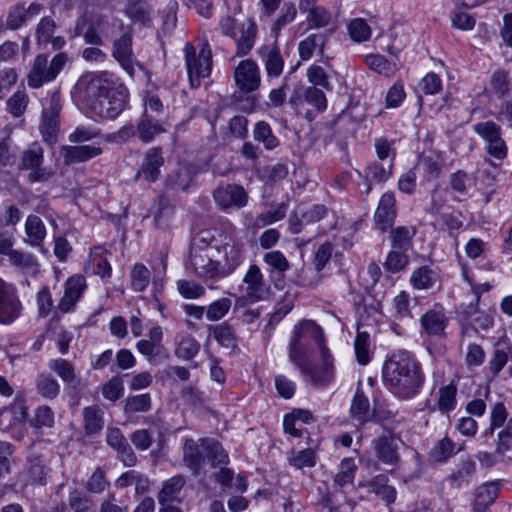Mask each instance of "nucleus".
<instances>
[{
    "label": "nucleus",
    "mask_w": 512,
    "mask_h": 512,
    "mask_svg": "<svg viewBox=\"0 0 512 512\" xmlns=\"http://www.w3.org/2000/svg\"><path fill=\"white\" fill-rule=\"evenodd\" d=\"M257 54L263 64L267 77L278 78L284 68V59L276 41L259 47Z\"/></svg>",
    "instance_id": "16"
},
{
    "label": "nucleus",
    "mask_w": 512,
    "mask_h": 512,
    "mask_svg": "<svg viewBox=\"0 0 512 512\" xmlns=\"http://www.w3.org/2000/svg\"><path fill=\"white\" fill-rule=\"evenodd\" d=\"M37 393L45 399H55L60 393L58 381L48 373H40L35 380Z\"/></svg>",
    "instance_id": "36"
},
{
    "label": "nucleus",
    "mask_w": 512,
    "mask_h": 512,
    "mask_svg": "<svg viewBox=\"0 0 512 512\" xmlns=\"http://www.w3.org/2000/svg\"><path fill=\"white\" fill-rule=\"evenodd\" d=\"M188 269H191L197 277L204 280L223 277L220 264L212 259L209 249L193 247L190 252Z\"/></svg>",
    "instance_id": "8"
},
{
    "label": "nucleus",
    "mask_w": 512,
    "mask_h": 512,
    "mask_svg": "<svg viewBox=\"0 0 512 512\" xmlns=\"http://www.w3.org/2000/svg\"><path fill=\"white\" fill-rule=\"evenodd\" d=\"M87 287L86 280L82 275L69 277L64 284V294L58 302L56 313H69L74 310Z\"/></svg>",
    "instance_id": "10"
},
{
    "label": "nucleus",
    "mask_w": 512,
    "mask_h": 512,
    "mask_svg": "<svg viewBox=\"0 0 512 512\" xmlns=\"http://www.w3.org/2000/svg\"><path fill=\"white\" fill-rule=\"evenodd\" d=\"M106 442L117 451L118 457L125 466L131 467L136 463V456L119 428L107 429Z\"/></svg>",
    "instance_id": "20"
},
{
    "label": "nucleus",
    "mask_w": 512,
    "mask_h": 512,
    "mask_svg": "<svg viewBox=\"0 0 512 512\" xmlns=\"http://www.w3.org/2000/svg\"><path fill=\"white\" fill-rule=\"evenodd\" d=\"M365 63L367 66L378 74L390 77L398 70L397 64L387 60L384 56L371 54L366 56Z\"/></svg>",
    "instance_id": "39"
},
{
    "label": "nucleus",
    "mask_w": 512,
    "mask_h": 512,
    "mask_svg": "<svg viewBox=\"0 0 512 512\" xmlns=\"http://www.w3.org/2000/svg\"><path fill=\"white\" fill-rule=\"evenodd\" d=\"M508 418V411L502 402H498L494 404V406L491 409L490 413V425L488 429H486L483 434L481 435V438H487L492 437L494 430L497 428H500L502 426H505Z\"/></svg>",
    "instance_id": "41"
},
{
    "label": "nucleus",
    "mask_w": 512,
    "mask_h": 512,
    "mask_svg": "<svg viewBox=\"0 0 512 512\" xmlns=\"http://www.w3.org/2000/svg\"><path fill=\"white\" fill-rule=\"evenodd\" d=\"M218 252L222 254L218 263L223 277L233 272L243 260L242 246L232 238H228Z\"/></svg>",
    "instance_id": "19"
},
{
    "label": "nucleus",
    "mask_w": 512,
    "mask_h": 512,
    "mask_svg": "<svg viewBox=\"0 0 512 512\" xmlns=\"http://www.w3.org/2000/svg\"><path fill=\"white\" fill-rule=\"evenodd\" d=\"M74 94L101 118L115 119L127 106L126 86L114 81L106 72L81 75L74 86Z\"/></svg>",
    "instance_id": "1"
},
{
    "label": "nucleus",
    "mask_w": 512,
    "mask_h": 512,
    "mask_svg": "<svg viewBox=\"0 0 512 512\" xmlns=\"http://www.w3.org/2000/svg\"><path fill=\"white\" fill-rule=\"evenodd\" d=\"M101 153L100 147L92 145L64 146L61 149V156L68 165L88 161Z\"/></svg>",
    "instance_id": "26"
},
{
    "label": "nucleus",
    "mask_w": 512,
    "mask_h": 512,
    "mask_svg": "<svg viewBox=\"0 0 512 512\" xmlns=\"http://www.w3.org/2000/svg\"><path fill=\"white\" fill-rule=\"evenodd\" d=\"M473 129L486 142V152L493 158L502 161L507 157L508 148L502 138V128L494 121L476 123Z\"/></svg>",
    "instance_id": "7"
},
{
    "label": "nucleus",
    "mask_w": 512,
    "mask_h": 512,
    "mask_svg": "<svg viewBox=\"0 0 512 512\" xmlns=\"http://www.w3.org/2000/svg\"><path fill=\"white\" fill-rule=\"evenodd\" d=\"M99 20H92L90 15L80 16L75 24V36H82L87 44L100 46L102 37L98 32Z\"/></svg>",
    "instance_id": "25"
},
{
    "label": "nucleus",
    "mask_w": 512,
    "mask_h": 512,
    "mask_svg": "<svg viewBox=\"0 0 512 512\" xmlns=\"http://www.w3.org/2000/svg\"><path fill=\"white\" fill-rule=\"evenodd\" d=\"M196 175L195 166L181 165L167 176L165 185L168 189L184 191L191 185Z\"/></svg>",
    "instance_id": "28"
},
{
    "label": "nucleus",
    "mask_w": 512,
    "mask_h": 512,
    "mask_svg": "<svg viewBox=\"0 0 512 512\" xmlns=\"http://www.w3.org/2000/svg\"><path fill=\"white\" fill-rule=\"evenodd\" d=\"M48 367L64 383H72L76 380V370L71 362L63 358L51 359L48 361Z\"/></svg>",
    "instance_id": "40"
},
{
    "label": "nucleus",
    "mask_w": 512,
    "mask_h": 512,
    "mask_svg": "<svg viewBox=\"0 0 512 512\" xmlns=\"http://www.w3.org/2000/svg\"><path fill=\"white\" fill-rule=\"evenodd\" d=\"M383 380L401 398L417 395L424 382L420 363L408 351L393 353L384 363Z\"/></svg>",
    "instance_id": "2"
},
{
    "label": "nucleus",
    "mask_w": 512,
    "mask_h": 512,
    "mask_svg": "<svg viewBox=\"0 0 512 512\" xmlns=\"http://www.w3.org/2000/svg\"><path fill=\"white\" fill-rule=\"evenodd\" d=\"M27 242L32 246H40L46 236V228L40 217L29 215L25 223Z\"/></svg>",
    "instance_id": "35"
},
{
    "label": "nucleus",
    "mask_w": 512,
    "mask_h": 512,
    "mask_svg": "<svg viewBox=\"0 0 512 512\" xmlns=\"http://www.w3.org/2000/svg\"><path fill=\"white\" fill-rule=\"evenodd\" d=\"M416 234L414 226H399L391 229L390 239L392 247L406 251L412 244V239Z\"/></svg>",
    "instance_id": "37"
},
{
    "label": "nucleus",
    "mask_w": 512,
    "mask_h": 512,
    "mask_svg": "<svg viewBox=\"0 0 512 512\" xmlns=\"http://www.w3.org/2000/svg\"><path fill=\"white\" fill-rule=\"evenodd\" d=\"M438 279V273L432 267L425 265L412 272L410 283L416 290H428L437 283Z\"/></svg>",
    "instance_id": "32"
},
{
    "label": "nucleus",
    "mask_w": 512,
    "mask_h": 512,
    "mask_svg": "<svg viewBox=\"0 0 512 512\" xmlns=\"http://www.w3.org/2000/svg\"><path fill=\"white\" fill-rule=\"evenodd\" d=\"M205 452L206 448L202 445V438L197 441L192 438L185 440L183 446V462L194 475L199 473L206 457Z\"/></svg>",
    "instance_id": "22"
},
{
    "label": "nucleus",
    "mask_w": 512,
    "mask_h": 512,
    "mask_svg": "<svg viewBox=\"0 0 512 512\" xmlns=\"http://www.w3.org/2000/svg\"><path fill=\"white\" fill-rule=\"evenodd\" d=\"M320 356L322 359V366L311 367L309 365L308 371L302 372V374L312 385L324 387L328 385L334 377L333 359L325 345H321Z\"/></svg>",
    "instance_id": "13"
},
{
    "label": "nucleus",
    "mask_w": 512,
    "mask_h": 512,
    "mask_svg": "<svg viewBox=\"0 0 512 512\" xmlns=\"http://www.w3.org/2000/svg\"><path fill=\"white\" fill-rule=\"evenodd\" d=\"M476 463L470 457L461 459L455 471H453L447 478L451 485L455 488H460L462 484L468 483L475 473Z\"/></svg>",
    "instance_id": "33"
},
{
    "label": "nucleus",
    "mask_w": 512,
    "mask_h": 512,
    "mask_svg": "<svg viewBox=\"0 0 512 512\" xmlns=\"http://www.w3.org/2000/svg\"><path fill=\"white\" fill-rule=\"evenodd\" d=\"M9 260L12 265L31 274H35L38 270V263L35 257L31 254L15 250L10 253Z\"/></svg>",
    "instance_id": "56"
},
{
    "label": "nucleus",
    "mask_w": 512,
    "mask_h": 512,
    "mask_svg": "<svg viewBox=\"0 0 512 512\" xmlns=\"http://www.w3.org/2000/svg\"><path fill=\"white\" fill-rule=\"evenodd\" d=\"M84 428L87 434L99 433L104 425L102 411L96 406L86 407L83 410Z\"/></svg>",
    "instance_id": "45"
},
{
    "label": "nucleus",
    "mask_w": 512,
    "mask_h": 512,
    "mask_svg": "<svg viewBox=\"0 0 512 512\" xmlns=\"http://www.w3.org/2000/svg\"><path fill=\"white\" fill-rule=\"evenodd\" d=\"M396 199L393 192H385L378 203L374 214L376 227L381 232H386L392 227L396 218Z\"/></svg>",
    "instance_id": "17"
},
{
    "label": "nucleus",
    "mask_w": 512,
    "mask_h": 512,
    "mask_svg": "<svg viewBox=\"0 0 512 512\" xmlns=\"http://www.w3.org/2000/svg\"><path fill=\"white\" fill-rule=\"evenodd\" d=\"M457 387L455 384L450 383L439 389L438 408L443 413H449L456 407L457 400Z\"/></svg>",
    "instance_id": "49"
},
{
    "label": "nucleus",
    "mask_w": 512,
    "mask_h": 512,
    "mask_svg": "<svg viewBox=\"0 0 512 512\" xmlns=\"http://www.w3.org/2000/svg\"><path fill=\"white\" fill-rule=\"evenodd\" d=\"M86 269L101 278H109L111 276V266L107 261V251L100 246L92 248Z\"/></svg>",
    "instance_id": "31"
},
{
    "label": "nucleus",
    "mask_w": 512,
    "mask_h": 512,
    "mask_svg": "<svg viewBox=\"0 0 512 512\" xmlns=\"http://www.w3.org/2000/svg\"><path fill=\"white\" fill-rule=\"evenodd\" d=\"M131 285L135 291H144L150 283V271L143 264H136L130 274Z\"/></svg>",
    "instance_id": "59"
},
{
    "label": "nucleus",
    "mask_w": 512,
    "mask_h": 512,
    "mask_svg": "<svg viewBox=\"0 0 512 512\" xmlns=\"http://www.w3.org/2000/svg\"><path fill=\"white\" fill-rule=\"evenodd\" d=\"M325 36L323 34H311L304 40L300 41L298 45V51L302 60H309L315 50H319L323 53V47L325 44Z\"/></svg>",
    "instance_id": "38"
},
{
    "label": "nucleus",
    "mask_w": 512,
    "mask_h": 512,
    "mask_svg": "<svg viewBox=\"0 0 512 512\" xmlns=\"http://www.w3.org/2000/svg\"><path fill=\"white\" fill-rule=\"evenodd\" d=\"M368 487L371 492L375 493L387 504H391L395 501L396 490L394 487L386 484V478L384 476L379 475L369 481Z\"/></svg>",
    "instance_id": "43"
},
{
    "label": "nucleus",
    "mask_w": 512,
    "mask_h": 512,
    "mask_svg": "<svg viewBox=\"0 0 512 512\" xmlns=\"http://www.w3.org/2000/svg\"><path fill=\"white\" fill-rule=\"evenodd\" d=\"M501 491L499 481L485 482L478 486L472 503L473 512H490L489 507L496 501Z\"/></svg>",
    "instance_id": "18"
},
{
    "label": "nucleus",
    "mask_w": 512,
    "mask_h": 512,
    "mask_svg": "<svg viewBox=\"0 0 512 512\" xmlns=\"http://www.w3.org/2000/svg\"><path fill=\"white\" fill-rule=\"evenodd\" d=\"M288 463L295 469L312 468L316 465V454L311 448L292 450L288 457Z\"/></svg>",
    "instance_id": "46"
},
{
    "label": "nucleus",
    "mask_w": 512,
    "mask_h": 512,
    "mask_svg": "<svg viewBox=\"0 0 512 512\" xmlns=\"http://www.w3.org/2000/svg\"><path fill=\"white\" fill-rule=\"evenodd\" d=\"M166 129L164 124L154 119L152 115L144 111L138 124H137V137L143 143H149L154 138L162 133H165Z\"/></svg>",
    "instance_id": "27"
},
{
    "label": "nucleus",
    "mask_w": 512,
    "mask_h": 512,
    "mask_svg": "<svg viewBox=\"0 0 512 512\" xmlns=\"http://www.w3.org/2000/svg\"><path fill=\"white\" fill-rule=\"evenodd\" d=\"M369 401L361 389H357L352 400L350 413L353 419L364 423L369 417Z\"/></svg>",
    "instance_id": "44"
},
{
    "label": "nucleus",
    "mask_w": 512,
    "mask_h": 512,
    "mask_svg": "<svg viewBox=\"0 0 512 512\" xmlns=\"http://www.w3.org/2000/svg\"><path fill=\"white\" fill-rule=\"evenodd\" d=\"M202 445L206 448V457L212 462L214 467L228 463V455L225 453L222 445L218 441L209 438H202Z\"/></svg>",
    "instance_id": "47"
},
{
    "label": "nucleus",
    "mask_w": 512,
    "mask_h": 512,
    "mask_svg": "<svg viewBox=\"0 0 512 512\" xmlns=\"http://www.w3.org/2000/svg\"><path fill=\"white\" fill-rule=\"evenodd\" d=\"M209 331L210 335L219 345L232 350L237 348L235 332L232 326L227 322H223L218 325H212L209 327Z\"/></svg>",
    "instance_id": "34"
},
{
    "label": "nucleus",
    "mask_w": 512,
    "mask_h": 512,
    "mask_svg": "<svg viewBox=\"0 0 512 512\" xmlns=\"http://www.w3.org/2000/svg\"><path fill=\"white\" fill-rule=\"evenodd\" d=\"M36 303L38 308V316L40 318H45L53 311V309L56 310L54 307L52 294L48 286H43L38 291L36 294Z\"/></svg>",
    "instance_id": "60"
},
{
    "label": "nucleus",
    "mask_w": 512,
    "mask_h": 512,
    "mask_svg": "<svg viewBox=\"0 0 512 512\" xmlns=\"http://www.w3.org/2000/svg\"><path fill=\"white\" fill-rule=\"evenodd\" d=\"M131 45V37L127 34H124L114 42L113 57L118 61V63L127 72V74L133 76L135 72V61L133 59Z\"/></svg>",
    "instance_id": "24"
},
{
    "label": "nucleus",
    "mask_w": 512,
    "mask_h": 512,
    "mask_svg": "<svg viewBox=\"0 0 512 512\" xmlns=\"http://www.w3.org/2000/svg\"><path fill=\"white\" fill-rule=\"evenodd\" d=\"M373 448L380 461L388 465H395L398 460L397 441L392 436L383 435L373 441Z\"/></svg>",
    "instance_id": "29"
},
{
    "label": "nucleus",
    "mask_w": 512,
    "mask_h": 512,
    "mask_svg": "<svg viewBox=\"0 0 512 512\" xmlns=\"http://www.w3.org/2000/svg\"><path fill=\"white\" fill-rule=\"evenodd\" d=\"M29 102L28 95L24 91H16L7 100V110L14 117H20L26 111Z\"/></svg>",
    "instance_id": "63"
},
{
    "label": "nucleus",
    "mask_w": 512,
    "mask_h": 512,
    "mask_svg": "<svg viewBox=\"0 0 512 512\" xmlns=\"http://www.w3.org/2000/svg\"><path fill=\"white\" fill-rule=\"evenodd\" d=\"M174 215V208L170 204V201L161 196L159 198L157 210L154 214V222L160 228H166L169 226Z\"/></svg>",
    "instance_id": "52"
},
{
    "label": "nucleus",
    "mask_w": 512,
    "mask_h": 512,
    "mask_svg": "<svg viewBox=\"0 0 512 512\" xmlns=\"http://www.w3.org/2000/svg\"><path fill=\"white\" fill-rule=\"evenodd\" d=\"M234 80L243 92H253L258 89L261 77L257 63L252 59L240 61L234 71Z\"/></svg>",
    "instance_id": "12"
},
{
    "label": "nucleus",
    "mask_w": 512,
    "mask_h": 512,
    "mask_svg": "<svg viewBox=\"0 0 512 512\" xmlns=\"http://www.w3.org/2000/svg\"><path fill=\"white\" fill-rule=\"evenodd\" d=\"M27 409L21 404H11L0 409V431L11 433L14 438L21 439L20 428L25 425Z\"/></svg>",
    "instance_id": "9"
},
{
    "label": "nucleus",
    "mask_w": 512,
    "mask_h": 512,
    "mask_svg": "<svg viewBox=\"0 0 512 512\" xmlns=\"http://www.w3.org/2000/svg\"><path fill=\"white\" fill-rule=\"evenodd\" d=\"M21 310L15 289L0 278V323L11 324L19 317Z\"/></svg>",
    "instance_id": "11"
},
{
    "label": "nucleus",
    "mask_w": 512,
    "mask_h": 512,
    "mask_svg": "<svg viewBox=\"0 0 512 512\" xmlns=\"http://www.w3.org/2000/svg\"><path fill=\"white\" fill-rule=\"evenodd\" d=\"M409 263V257L405 251L392 250L388 253L384 267L391 273L402 271Z\"/></svg>",
    "instance_id": "62"
},
{
    "label": "nucleus",
    "mask_w": 512,
    "mask_h": 512,
    "mask_svg": "<svg viewBox=\"0 0 512 512\" xmlns=\"http://www.w3.org/2000/svg\"><path fill=\"white\" fill-rule=\"evenodd\" d=\"M243 282L247 285L245 298L251 303L263 300L270 292L269 285L265 283L261 270L257 265L249 267Z\"/></svg>",
    "instance_id": "15"
},
{
    "label": "nucleus",
    "mask_w": 512,
    "mask_h": 512,
    "mask_svg": "<svg viewBox=\"0 0 512 512\" xmlns=\"http://www.w3.org/2000/svg\"><path fill=\"white\" fill-rule=\"evenodd\" d=\"M70 61L67 53L60 52L51 60L47 54H38L31 64L27 75V83L30 88H40L45 83L52 82L60 74L66 64Z\"/></svg>",
    "instance_id": "4"
},
{
    "label": "nucleus",
    "mask_w": 512,
    "mask_h": 512,
    "mask_svg": "<svg viewBox=\"0 0 512 512\" xmlns=\"http://www.w3.org/2000/svg\"><path fill=\"white\" fill-rule=\"evenodd\" d=\"M214 199L222 209L231 207L242 208L247 204L248 194L237 184L220 186L214 191Z\"/></svg>",
    "instance_id": "14"
},
{
    "label": "nucleus",
    "mask_w": 512,
    "mask_h": 512,
    "mask_svg": "<svg viewBox=\"0 0 512 512\" xmlns=\"http://www.w3.org/2000/svg\"><path fill=\"white\" fill-rule=\"evenodd\" d=\"M253 137L256 141L263 143L267 150H272L279 145V141L273 134L270 125L264 121H260L255 125Z\"/></svg>",
    "instance_id": "48"
},
{
    "label": "nucleus",
    "mask_w": 512,
    "mask_h": 512,
    "mask_svg": "<svg viewBox=\"0 0 512 512\" xmlns=\"http://www.w3.org/2000/svg\"><path fill=\"white\" fill-rule=\"evenodd\" d=\"M43 153V149L38 143H32L23 152L20 168L34 169L39 167L43 162Z\"/></svg>",
    "instance_id": "51"
},
{
    "label": "nucleus",
    "mask_w": 512,
    "mask_h": 512,
    "mask_svg": "<svg viewBox=\"0 0 512 512\" xmlns=\"http://www.w3.org/2000/svg\"><path fill=\"white\" fill-rule=\"evenodd\" d=\"M512 448V417L498 433V440L495 453L504 455Z\"/></svg>",
    "instance_id": "64"
},
{
    "label": "nucleus",
    "mask_w": 512,
    "mask_h": 512,
    "mask_svg": "<svg viewBox=\"0 0 512 512\" xmlns=\"http://www.w3.org/2000/svg\"><path fill=\"white\" fill-rule=\"evenodd\" d=\"M297 15V10L294 4L286 3L281 11V14L277 17L271 26V33L275 39L278 38L283 27L291 23Z\"/></svg>",
    "instance_id": "53"
},
{
    "label": "nucleus",
    "mask_w": 512,
    "mask_h": 512,
    "mask_svg": "<svg viewBox=\"0 0 512 512\" xmlns=\"http://www.w3.org/2000/svg\"><path fill=\"white\" fill-rule=\"evenodd\" d=\"M184 53L190 85L192 88H197L201 79L208 77L212 70L213 61L210 45L204 42L197 53L192 44L186 43Z\"/></svg>",
    "instance_id": "6"
},
{
    "label": "nucleus",
    "mask_w": 512,
    "mask_h": 512,
    "mask_svg": "<svg viewBox=\"0 0 512 512\" xmlns=\"http://www.w3.org/2000/svg\"><path fill=\"white\" fill-rule=\"evenodd\" d=\"M357 466L353 458H344L340 464V471L335 475L334 482L343 487L353 482Z\"/></svg>",
    "instance_id": "57"
},
{
    "label": "nucleus",
    "mask_w": 512,
    "mask_h": 512,
    "mask_svg": "<svg viewBox=\"0 0 512 512\" xmlns=\"http://www.w3.org/2000/svg\"><path fill=\"white\" fill-rule=\"evenodd\" d=\"M420 324L427 335L442 337L445 335L448 318L442 307H434L422 315Z\"/></svg>",
    "instance_id": "21"
},
{
    "label": "nucleus",
    "mask_w": 512,
    "mask_h": 512,
    "mask_svg": "<svg viewBox=\"0 0 512 512\" xmlns=\"http://www.w3.org/2000/svg\"><path fill=\"white\" fill-rule=\"evenodd\" d=\"M185 484V479L181 475L173 476L163 483L162 489L158 494V501L161 505L168 503L180 492Z\"/></svg>",
    "instance_id": "42"
},
{
    "label": "nucleus",
    "mask_w": 512,
    "mask_h": 512,
    "mask_svg": "<svg viewBox=\"0 0 512 512\" xmlns=\"http://www.w3.org/2000/svg\"><path fill=\"white\" fill-rule=\"evenodd\" d=\"M219 29L235 41L236 56H246L254 47L258 29L253 20L237 22L234 18L225 16L219 22Z\"/></svg>",
    "instance_id": "5"
},
{
    "label": "nucleus",
    "mask_w": 512,
    "mask_h": 512,
    "mask_svg": "<svg viewBox=\"0 0 512 512\" xmlns=\"http://www.w3.org/2000/svg\"><path fill=\"white\" fill-rule=\"evenodd\" d=\"M455 453V443L448 437L439 440L430 450V457L433 461L443 462Z\"/></svg>",
    "instance_id": "54"
},
{
    "label": "nucleus",
    "mask_w": 512,
    "mask_h": 512,
    "mask_svg": "<svg viewBox=\"0 0 512 512\" xmlns=\"http://www.w3.org/2000/svg\"><path fill=\"white\" fill-rule=\"evenodd\" d=\"M232 301L230 298H220L212 302L206 309V319L208 321H218L222 319L231 309Z\"/></svg>",
    "instance_id": "58"
},
{
    "label": "nucleus",
    "mask_w": 512,
    "mask_h": 512,
    "mask_svg": "<svg viewBox=\"0 0 512 512\" xmlns=\"http://www.w3.org/2000/svg\"><path fill=\"white\" fill-rule=\"evenodd\" d=\"M164 164L162 149L159 147L150 148L143 159L141 169L137 177H143L147 182H154L160 175V167Z\"/></svg>",
    "instance_id": "23"
},
{
    "label": "nucleus",
    "mask_w": 512,
    "mask_h": 512,
    "mask_svg": "<svg viewBox=\"0 0 512 512\" xmlns=\"http://www.w3.org/2000/svg\"><path fill=\"white\" fill-rule=\"evenodd\" d=\"M314 341L321 352L323 331L319 325L311 320L301 322L295 329L289 343V361L294 363L302 372L308 371L309 342Z\"/></svg>",
    "instance_id": "3"
},
{
    "label": "nucleus",
    "mask_w": 512,
    "mask_h": 512,
    "mask_svg": "<svg viewBox=\"0 0 512 512\" xmlns=\"http://www.w3.org/2000/svg\"><path fill=\"white\" fill-rule=\"evenodd\" d=\"M200 343L189 333L181 332L175 338V356L188 361L200 351Z\"/></svg>",
    "instance_id": "30"
},
{
    "label": "nucleus",
    "mask_w": 512,
    "mask_h": 512,
    "mask_svg": "<svg viewBox=\"0 0 512 512\" xmlns=\"http://www.w3.org/2000/svg\"><path fill=\"white\" fill-rule=\"evenodd\" d=\"M354 346L358 363L366 365L370 361L369 334L358 332L355 337Z\"/></svg>",
    "instance_id": "61"
},
{
    "label": "nucleus",
    "mask_w": 512,
    "mask_h": 512,
    "mask_svg": "<svg viewBox=\"0 0 512 512\" xmlns=\"http://www.w3.org/2000/svg\"><path fill=\"white\" fill-rule=\"evenodd\" d=\"M263 259L281 279L283 278V274L290 268L288 260L283 253L278 250L267 252Z\"/></svg>",
    "instance_id": "55"
},
{
    "label": "nucleus",
    "mask_w": 512,
    "mask_h": 512,
    "mask_svg": "<svg viewBox=\"0 0 512 512\" xmlns=\"http://www.w3.org/2000/svg\"><path fill=\"white\" fill-rule=\"evenodd\" d=\"M350 38L356 42L361 43L370 39L372 30L367 22L362 18L352 19L347 26Z\"/></svg>",
    "instance_id": "50"
}]
</instances>
